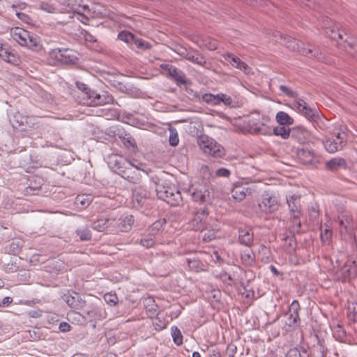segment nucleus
<instances>
[{"label": "nucleus", "mask_w": 357, "mask_h": 357, "mask_svg": "<svg viewBox=\"0 0 357 357\" xmlns=\"http://www.w3.org/2000/svg\"><path fill=\"white\" fill-rule=\"evenodd\" d=\"M109 165L113 171L123 178L134 184H139L142 175L139 169L121 156L113 155L109 157Z\"/></svg>", "instance_id": "nucleus-1"}, {"label": "nucleus", "mask_w": 357, "mask_h": 357, "mask_svg": "<svg viewBox=\"0 0 357 357\" xmlns=\"http://www.w3.org/2000/svg\"><path fill=\"white\" fill-rule=\"evenodd\" d=\"M62 5L64 12L73 13L77 15V19L84 24H88L89 18H94L98 16L100 12L95 10L94 6L90 7L84 3V0H62Z\"/></svg>", "instance_id": "nucleus-2"}, {"label": "nucleus", "mask_w": 357, "mask_h": 357, "mask_svg": "<svg viewBox=\"0 0 357 357\" xmlns=\"http://www.w3.org/2000/svg\"><path fill=\"white\" fill-rule=\"evenodd\" d=\"M279 89L289 98H295L293 102V105L294 108L298 113L301 114L311 121L315 122L320 119V116L316 109L310 107L303 99L298 98L297 92L294 91L285 85H280Z\"/></svg>", "instance_id": "nucleus-3"}, {"label": "nucleus", "mask_w": 357, "mask_h": 357, "mask_svg": "<svg viewBox=\"0 0 357 357\" xmlns=\"http://www.w3.org/2000/svg\"><path fill=\"white\" fill-rule=\"evenodd\" d=\"M10 34L13 40L22 47H26L36 52H38L43 48V44L40 38L36 35L30 33L22 28L17 26L12 28Z\"/></svg>", "instance_id": "nucleus-4"}, {"label": "nucleus", "mask_w": 357, "mask_h": 357, "mask_svg": "<svg viewBox=\"0 0 357 357\" xmlns=\"http://www.w3.org/2000/svg\"><path fill=\"white\" fill-rule=\"evenodd\" d=\"M280 37L281 39L280 43L292 51H296L303 55L314 58L318 57V55L320 54L319 50L313 45L308 44L307 47H305L303 42L290 36L280 34Z\"/></svg>", "instance_id": "nucleus-5"}, {"label": "nucleus", "mask_w": 357, "mask_h": 357, "mask_svg": "<svg viewBox=\"0 0 357 357\" xmlns=\"http://www.w3.org/2000/svg\"><path fill=\"white\" fill-rule=\"evenodd\" d=\"M323 26L326 29V33L332 40L335 41L344 40L351 47L354 46V44L348 41L349 37L346 29L342 28L340 24L326 17L323 21Z\"/></svg>", "instance_id": "nucleus-6"}, {"label": "nucleus", "mask_w": 357, "mask_h": 357, "mask_svg": "<svg viewBox=\"0 0 357 357\" xmlns=\"http://www.w3.org/2000/svg\"><path fill=\"white\" fill-rule=\"evenodd\" d=\"M160 67L162 70L167 73V76L172 79L177 86L192 84L191 80L186 77L184 72L177 68L176 66L169 63H162Z\"/></svg>", "instance_id": "nucleus-7"}, {"label": "nucleus", "mask_w": 357, "mask_h": 357, "mask_svg": "<svg viewBox=\"0 0 357 357\" xmlns=\"http://www.w3.org/2000/svg\"><path fill=\"white\" fill-rule=\"evenodd\" d=\"M357 277V262L356 261H347L344 265L336 271L335 280L342 282H351Z\"/></svg>", "instance_id": "nucleus-8"}, {"label": "nucleus", "mask_w": 357, "mask_h": 357, "mask_svg": "<svg viewBox=\"0 0 357 357\" xmlns=\"http://www.w3.org/2000/svg\"><path fill=\"white\" fill-rule=\"evenodd\" d=\"M157 195L159 199L164 200L171 206H178L182 202L181 192L174 187L162 186L160 189H157Z\"/></svg>", "instance_id": "nucleus-9"}, {"label": "nucleus", "mask_w": 357, "mask_h": 357, "mask_svg": "<svg viewBox=\"0 0 357 357\" xmlns=\"http://www.w3.org/2000/svg\"><path fill=\"white\" fill-rule=\"evenodd\" d=\"M346 143L347 139L344 132L333 134L324 142L326 150L330 153H334L342 149Z\"/></svg>", "instance_id": "nucleus-10"}, {"label": "nucleus", "mask_w": 357, "mask_h": 357, "mask_svg": "<svg viewBox=\"0 0 357 357\" xmlns=\"http://www.w3.org/2000/svg\"><path fill=\"white\" fill-rule=\"evenodd\" d=\"M192 215V217L188 223V227L195 231H200L204 229L206 226V220L209 215L208 208L205 206L199 211H193Z\"/></svg>", "instance_id": "nucleus-11"}, {"label": "nucleus", "mask_w": 357, "mask_h": 357, "mask_svg": "<svg viewBox=\"0 0 357 357\" xmlns=\"http://www.w3.org/2000/svg\"><path fill=\"white\" fill-rule=\"evenodd\" d=\"M188 191L190 194L192 200L195 202L205 204L210 202V192L208 187L205 185H192Z\"/></svg>", "instance_id": "nucleus-12"}, {"label": "nucleus", "mask_w": 357, "mask_h": 357, "mask_svg": "<svg viewBox=\"0 0 357 357\" xmlns=\"http://www.w3.org/2000/svg\"><path fill=\"white\" fill-rule=\"evenodd\" d=\"M116 225V218L112 215H107L106 216H101L91 223V228L99 232H102L109 229H114Z\"/></svg>", "instance_id": "nucleus-13"}, {"label": "nucleus", "mask_w": 357, "mask_h": 357, "mask_svg": "<svg viewBox=\"0 0 357 357\" xmlns=\"http://www.w3.org/2000/svg\"><path fill=\"white\" fill-rule=\"evenodd\" d=\"M199 145L206 154H208L215 158H223L225 155L224 147L215 142L202 141Z\"/></svg>", "instance_id": "nucleus-14"}, {"label": "nucleus", "mask_w": 357, "mask_h": 357, "mask_svg": "<svg viewBox=\"0 0 357 357\" xmlns=\"http://www.w3.org/2000/svg\"><path fill=\"white\" fill-rule=\"evenodd\" d=\"M176 52L185 59L201 66L206 63L204 56L197 50L189 51L185 47H180Z\"/></svg>", "instance_id": "nucleus-15"}, {"label": "nucleus", "mask_w": 357, "mask_h": 357, "mask_svg": "<svg viewBox=\"0 0 357 357\" xmlns=\"http://www.w3.org/2000/svg\"><path fill=\"white\" fill-rule=\"evenodd\" d=\"M259 208L266 213H272L278 209V201L275 196L269 193L262 195V199L259 203Z\"/></svg>", "instance_id": "nucleus-16"}, {"label": "nucleus", "mask_w": 357, "mask_h": 357, "mask_svg": "<svg viewBox=\"0 0 357 357\" xmlns=\"http://www.w3.org/2000/svg\"><path fill=\"white\" fill-rule=\"evenodd\" d=\"M0 58L7 63L18 65L20 63V58L13 50H10L2 43L0 42Z\"/></svg>", "instance_id": "nucleus-17"}, {"label": "nucleus", "mask_w": 357, "mask_h": 357, "mask_svg": "<svg viewBox=\"0 0 357 357\" xmlns=\"http://www.w3.org/2000/svg\"><path fill=\"white\" fill-rule=\"evenodd\" d=\"M101 305H102V303L94 306V308L90 311H87V314H86L89 321L92 323L93 328L96 326L97 321H101L106 318L107 313Z\"/></svg>", "instance_id": "nucleus-18"}, {"label": "nucleus", "mask_w": 357, "mask_h": 357, "mask_svg": "<svg viewBox=\"0 0 357 357\" xmlns=\"http://www.w3.org/2000/svg\"><path fill=\"white\" fill-rule=\"evenodd\" d=\"M135 222L134 216L128 215L123 218L116 219V225L114 229H112V232H128L131 230Z\"/></svg>", "instance_id": "nucleus-19"}, {"label": "nucleus", "mask_w": 357, "mask_h": 357, "mask_svg": "<svg viewBox=\"0 0 357 357\" xmlns=\"http://www.w3.org/2000/svg\"><path fill=\"white\" fill-rule=\"evenodd\" d=\"M298 159L303 164H311L314 158V151L307 146L303 145L301 148H298L296 151Z\"/></svg>", "instance_id": "nucleus-20"}, {"label": "nucleus", "mask_w": 357, "mask_h": 357, "mask_svg": "<svg viewBox=\"0 0 357 357\" xmlns=\"http://www.w3.org/2000/svg\"><path fill=\"white\" fill-rule=\"evenodd\" d=\"M107 104H114V97L107 91H102V93L96 92L93 96L91 106H99Z\"/></svg>", "instance_id": "nucleus-21"}, {"label": "nucleus", "mask_w": 357, "mask_h": 357, "mask_svg": "<svg viewBox=\"0 0 357 357\" xmlns=\"http://www.w3.org/2000/svg\"><path fill=\"white\" fill-rule=\"evenodd\" d=\"M187 264L190 269L195 272H201L207 271V264L203 262L200 257L195 255L186 259Z\"/></svg>", "instance_id": "nucleus-22"}, {"label": "nucleus", "mask_w": 357, "mask_h": 357, "mask_svg": "<svg viewBox=\"0 0 357 357\" xmlns=\"http://www.w3.org/2000/svg\"><path fill=\"white\" fill-rule=\"evenodd\" d=\"M238 242L247 247H251L253 244L254 234L252 229L248 228L238 229Z\"/></svg>", "instance_id": "nucleus-23"}, {"label": "nucleus", "mask_w": 357, "mask_h": 357, "mask_svg": "<svg viewBox=\"0 0 357 357\" xmlns=\"http://www.w3.org/2000/svg\"><path fill=\"white\" fill-rule=\"evenodd\" d=\"M116 135L126 149H131L132 151H136L137 146L135 139L130 134L127 133L125 131L119 130Z\"/></svg>", "instance_id": "nucleus-24"}, {"label": "nucleus", "mask_w": 357, "mask_h": 357, "mask_svg": "<svg viewBox=\"0 0 357 357\" xmlns=\"http://www.w3.org/2000/svg\"><path fill=\"white\" fill-rule=\"evenodd\" d=\"M287 203L288 204L291 215L302 214L301 195H293L289 197H287Z\"/></svg>", "instance_id": "nucleus-25"}, {"label": "nucleus", "mask_w": 357, "mask_h": 357, "mask_svg": "<svg viewBox=\"0 0 357 357\" xmlns=\"http://www.w3.org/2000/svg\"><path fill=\"white\" fill-rule=\"evenodd\" d=\"M301 214H295L291 215V217L289 220V234H303L305 232V229L303 228L301 221L300 220Z\"/></svg>", "instance_id": "nucleus-26"}, {"label": "nucleus", "mask_w": 357, "mask_h": 357, "mask_svg": "<svg viewBox=\"0 0 357 357\" xmlns=\"http://www.w3.org/2000/svg\"><path fill=\"white\" fill-rule=\"evenodd\" d=\"M347 162L344 158H335L328 160L325 165L327 170L335 172L338 171L340 169H346Z\"/></svg>", "instance_id": "nucleus-27"}, {"label": "nucleus", "mask_w": 357, "mask_h": 357, "mask_svg": "<svg viewBox=\"0 0 357 357\" xmlns=\"http://www.w3.org/2000/svg\"><path fill=\"white\" fill-rule=\"evenodd\" d=\"M93 197L89 194L78 195L75 199L74 204L77 208L83 210L86 208L92 202Z\"/></svg>", "instance_id": "nucleus-28"}, {"label": "nucleus", "mask_w": 357, "mask_h": 357, "mask_svg": "<svg viewBox=\"0 0 357 357\" xmlns=\"http://www.w3.org/2000/svg\"><path fill=\"white\" fill-rule=\"evenodd\" d=\"M310 132L303 126H297L291 128V137L303 142L308 137Z\"/></svg>", "instance_id": "nucleus-29"}, {"label": "nucleus", "mask_w": 357, "mask_h": 357, "mask_svg": "<svg viewBox=\"0 0 357 357\" xmlns=\"http://www.w3.org/2000/svg\"><path fill=\"white\" fill-rule=\"evenodd\" d=\"M96 93V91L92 90L91 88L86 92L79 94H75L77 101L82 105L91 106L92 103L93 96Z\"/></svg>", "instance_id": "nucleus-30"}, {"label": "nucleus", "mask_w": 357, "mask_h": 357, "mask_svg": "<svg viewBox=\"0 0 357 357\" xmlns=\"http://www.w3.org/2000/svg\"><path fill=\"white\" fill-rule=\"evenodd\" d=\"M225 59L227 61L231 63L233 66L238 68L244 72H246L249 69V66L244 61H241L238 56H234L232 54H227Z\"/></svg>", "instance_id": "nucleus-31"}, {"label": "nucleus", "mask_w": 357, "mask_h": 357, "mask_svg": "<svg viewBox=\"0 0 357 357\" xmlns=\"http://www.w3.org/2000/svg\"><path fill=\"white\" fill-rule=\"evenodd\" d=\"M217 231L215 229H208L206 226L204 229L200 230L198 238L204 243H208L216 238Z\"/></svg>", "instance_id": "nucleus-32"}, {"label": "nucleus", "mask_w": 357, "mask_h": 357, "mask_svg": "<svg viewBox=\"0 0 357 357\" xmlns=\"http://www.w3.org/2000/svg\"><path fill=\"white\" fill-rule=\"evenodd\" d=\"M46 328L51 330L52 332L58 333L57 326L59 323V316L58 314L49 312L46 315Z\"/></svg>", "instance_id": "nucleus-33"}, {"label": "nucleus", "mask_w": 357, "mask_h": 357, "mask_svg": "<svg viewBox=\"0 0 357 357\" xmlns=\"http://www.w3.org/2000/svg\"><path fill=\"white\" fill-rule=\"evenodd\" d=\"M61 60V64L68 66L76 64L78 61L77 57L71 54V51L68 49H64L62 50V57Z\"/></svg>", "instance_id": "nucleus-34"}, {"label": "nucleus", "mask_w": 357, "mask_h": 357, "mask_svg": "<svg viewBox=\"0 0 357 357\" xmlns=\"http://www.w3.org/2000/svg\"><path fill=\"white\" fill-rule=\"evenodd\" d=\"M242 263L246 266H253L255 264V255L252 250H245L241 255Z\"/></svg>", "instance_id": "nucleus-35"}, {"label": "nucleus", "mask_w": 357, "mask_h": 357, "mask_svg": "<svg viewBox=\"0 0 357 357\" xmlns=\"http://www.w3.org/2000/svg\"><path fill=\"white\" fill-rule=\"evenodd\" d=\"M62 57V50L60 49H54L49 52L47 63L51 66H58L61 64V59Z\"/></svg>", "instance_id": "nucleus-36"}, {"label": "nucleus", "mask_w": 357, "mask_h": 357, "mask_svg": "<svg viewBox=\"0 0 357 357\" xmlns=\"http://www.w3.org/2000/svg\"><path fill=\"white\" fill-rule=\"evenodd\" d=\"M296 234H285L282 238L284 241V245L288 250L289 252L295 251L297 247V243L295 238Z\"/></svg>", "instance_id": "nucleus-37"}, {"label": "nucleus", "mask_w": 357, "mask_h": 357, "mask_svg": "<svg viewBox=\"0 0 357 357\" xmlns=\"http://www.w3.org/2000/svg\"><path fill=\"white\" fill-rule=\"evenodd\" d=\"M275 120L280 126H291L294 123V119L287 113L280 111L276 114Z\"/></svg>", "instance_id": "nucleus-38"}, {"label": "nucleus", "mask_w": 357, "mask_h": 357, "mask_svg": "<svg viewBox=\"0 0 357 357\" xmlns=\"http://www.w3.org/2000/svg\"><path fill=\"white\" fill-rule=\"evenodd\" d=\"M152 319L153 320V326L156 331H162L165 328L167 324V321L165 320V318L160 314V312L155 314Z\"/></svg>", "instance_id": "nucleus-39"}, {"label": "nucleus", "mask_w": 357, "mask_h": 357, "mask_svg": "<svg viewBox=\"0 0 357 357\" xmlns=\"http://www.w3.org/2000/svg\"><path fill=\"white\" fill-rule=\"evenodd\" d=\"M270 131L271 128H269ZM273 133L275 136H280L282 139H287L291 137V128H286L284 126H278L272 129Z\"/></svg>", "instance_id": "nucleus-40"}, {"label": "nucleus", "mask_w": 357, "mask_h": 357, "mask_svg": "<svg viewBox=\"0 0 357 357\" xmlns=\"http://www.w3.org/2000/svg\"><path fill=\"white\" fill-rule=\"evenodd\" d=\"M145 309L149 316L153 318L155 314H158V305L155 303L153 298H148L146 300Z\"/></svg>", "instance_id": "nucleus-41"}, {"label": "nucleus", "mask_w": 357, "mask_h": 357, "mask_svg": "<svg viewBox=\"0 0 357 357\" xmlns=\"http://www.w3.org/2000/svg\"><path fill=\"white\" fill-rule=\"evenodd\" d=\"M288 319L286 322V325L291 330L296 329L301 323V319L299 314H294V313H288Z\"/></svg>", "instance_id": "nucleus-42"}, {"label": "nucleus", "mask_w": 357, "mask_h": 357, "mask_svg": "<svg viewBox=\"0 0 357 357\" xmlns=\"http://www.w3.org/2000/svg\"><path fill=\"white\" fill-rule=\"evenodd\" d=\"M258 257L260 261L264 264H268L272 260L270 250L264 245H261L259 251Z\"/></svg>", "instance_id": "nucleus-43"}, {"label": "nucleus", "mask_w": 357, "mask_h": 357, "mask_svg": "<svg viewBox=\"0 0 357 357\" xmlns=\"http://www.w3.org/2000/svg\"><path fill=\"white\" fill-rule=\"evenodd\" d=\"M58 105L54 96L46 93V110L54 113V112L58 109Z\"/></svg>", "instance_id": "nucleus-44"}, {"label": "nucleus", "mask_w": 357, "mask_h": 357, "mask_svg": "<svg viewBox=\"0 0 357 357\" xmlns=\"http://www.w3.org/2000/svg\"><path fill=\"white\" fill-rule=\"evenodd\" d=\"M248 188L241 186H236L232 190V197L234 199L240 202L245 199Z\"/></svg>", "instance_id": "nucleus-45"}, {"label": "nucleus", "mask_w": 357, "mask_h": 357, "mask_svg": "<svg viewBox=\"0 0 357 357\" xmlns=\"http://www.w3.org/2000/svg\"><path fill=\"white\" fill-rule=\"evenodd\" d=\"M135 36L128 31H122L118 34V39L126 43L128 45H132L135 39Z\"/></svg>", "instance_id": "nucleus-46"}, {"label": "nucleus", "mask_w": 357, "mask_h": 357, "mask_svg": "<svg viewBox=\"0 0 357 357\" xmlns=\"http://www.w3.org/2000/svg\"><path fill=\"white\" fill-rule=\"evenodd\" d=\"M172 336L173 342L177 346H181L183 344V335L177 326H172L171 328Z\"/></svg>", "instance_id": "nucleus-47"}, {"label": "nucleus", "mask_w": 357, "mask_h": 357, "mask_svg": "<svg viewBox=\"0 0 357 357\" xmlns=\"http://www.w3.org/2000/svg\"><path fill=\"white\" fill-rule=\"evenodd\" d=\"M305 6L309 8L319 11L325 5L326 0H307Z\"/></svg>", "instance_id": "nucleus-48"}, {"label": "nucleus", "mask_w": 357, "mask_h": 357, "mask_svg": "<svg viewBox=\"0 0 357 357\" xmlns=\"http://www.w3.org/2000/svg\"><path fill=\"white\" fill-rule=\"evenodd\" d=\"M98 304H102L99 299L96 297H89L85 305H84V308L82 310L83 313L86 315L87 314V311L91 310L93 308H94V306H96Z\"/></svg>", "instance_id": "nucleus-49"}, {"label": "nucleus", "mask_w": 357, "mask_h": 357, "mask_svg": "<svg viewBox=\"0 0 357 357\" xmlns=\"http://www.w3.org/2000/svg\"><path fill=\"white\" fill-rule=\"evenodd\" d=\"M76 234L82 241H88L91 239L92 234L87 227L76 230Z\"/></svg>", "instance_id": "nucleus-50"}, {"label": "nucleus", "mask_w": 357, "mask_h": 357, "mask_svg": "<svg viewBox=\"0 0 357 357\" xmlns=\"http://www.w3.org/2000/svg\"><path fill=\"white\" fill-rule=\"evenodd\" d=\"M245 4L254 8H264L271 3L270 0H245Z\"/></svg>", "instance_id": "nucleus-51"}, {"label": "nucleus", "mask_w": 357, "mask_h": 357, "mask_svg": "<svg viewBox=\"0 0 357 357\" xmlns=\"http://www.w3.org/2000/svg\"><path fill=\"white\" fill-rule=\"evenodd\" d=\"M62 5V0L58 1L56 5L55 4H46V12L50 13H64L63 8H61Z\"/></svg>", "instance_id": "nucleus-52"}, {"label": "nucleus", "mask_w": 357, "mask_h": 357, "mask_svg": "<svg viewBox=\"0 0 357 357\" xmlns=\"http://www.w3.org/2000/svg\"><path fill=\"white\" fill-rule=\"evenodd\" d=\"M347 317L350 321L357 322V303H351L348 306Z\"/></svg>", "instance_id": "nucleus-53"}, {"label": "nucleus", "mask_w": 357, "mask_h": 357, "mask_svg": "<svg viewBox=\"0 0 357 357\" xmlns=\"http://www.w3.org/2000/svg\"><path fill=\"white\" fill-rule=\"evenodd\" d=\"M321 233L320 238L321 241L324 243H328L332 238V230L330 228L326 227L324 229H322V226H321Z\"/></svg>", "instance_id": "nucleus-54"}, {"label": "nucleus", "mask_w": 357, "mask_h": 357, "mask_svg": "<svg viewBox=\"0 0 357 357\" xmlns=\"http://www.w3.org/2000/svg\"><path fill=\"white\" fill-rule=\"evenodd\" d=\"M79 298V294L74 292V295L64 294L63 300L71 308H74L76 300Z\"/></svg>", "instance_id": "nucleus-55"}, {"label": "nucleus", "mask_w": 357, "mask_h": 357, "mask_svg": "<svg viewBox=\"0 0 357 357\" xmlns=\"http://www.w3.org/2000/svg\"><path fill=\"white\" fill-rule=\"evenodd\" d=\"M133 44L142 50H150L152 47V45L149 42L137 37H135Z\"/></svg>", "instance_id": "nucleus-56"}, {"label": "nucleus", "mask_w": 357, "mask_h": 357, "mask_svg": "<svg viewBox=\"0 0 357 357\" xmlns=\"http://www.w3.org/2000/svg\"><path fill=\"white\" fill-rule=\"evenodd\" d=\"M105 301L110 305H116L119 298L116 294L107 293L103 296Z\"/></svg>", "instance_id": "nucleus-57"}, {"label": "nucleus", "mask_w": 357, "mask_h": 357, "mask_svg": "<svg viewBox=\"0 0 357 357\" xmlns=\"http://www.w3.org/2000/svg\"><path fill=\"white\" fill-rule=\"evenodd\" d=\"M89 296H81L79 294V298H77L76 300V303L75 304V307L73 309L82 310L84 308V305H85L86 301L89 298Z\"/></svg>", "instance_id": "nucleus-58"}, {"label": "nucleus", "mask_w": 357, "mask_h": 357, "mask_svg": "<svg viewBox=\"0 0 357 357\" xmlns=\"http://www.w3.org/2000/svg\"><path fill=\"white\" fill-rule=\"evenodd\" d=\"M218 96L217 95H213L211 93H206L202 96L203 101L206 102V103L213 104V105H218Z\"/></svg>", "instance_id": "nucleus-59"}, {"label": "nucleus", "mask_w": 357, "mask_h": 357, "mask_svg": "<svg viewBox=\"0 0 357 357\" xmlns=\"http://www.w3.org/2000/svg\"><path fill=\"white\" fill-rule=\"evenodd\" d=\"M155 243V240L151 236H146L141 238L139 243L146 248H151L154 246Z\"/></svg>", "instance_id": "nucleus-60"}, {"label": "nucleus", "mask_w": 357, "mask_h": 357, "mask_svg": "<svg viewBox=\"0 0 357 357\" xmlns=\"http://www.w3.org/2000/svg\"><path fill=\"white\" fill-rule=\"evenodd\" d=\"M319 216V210L318 206H312L309 209V217L310 220L313 222H317L318 220Z\"/></svg>", "instance_id": "nucleus-61"}, {"label": "nucleus", "mask_w": 357, "mask_h": 357, "mask_svg": "<svg viewBox=\"0 0 357 357\" xmlns=\"http://www.w3.org/2000/svg\"><path fill=\"white\" fill-rule=\"evenodd\" d=\"M218 104L223 102L227 106H229L232 104L233 100L230 96L223 93L218 94Z\"/></svg>", "instance_id": "nucleus-62"}, {"label": "nucleus", "mask_w": 357, "mask_h": 357, "mask_svg": "<svg viewBox=\"0 0 357 357\" xmlns=\"http://www.w3.org/2000/svg\"><path fill=\"white\" fill-rule=\"evenodd\" d=\"M112 85L115 88H116L119 91L123 92V93H129L130 91H131V89L129 87H128L126 85H125L122 82H118L116 80H114Z\"/></svg>", "instance_id": "nucleus-63"}, {"label": "nucleus", "mask_w": 357, "mask_h": 357, "mask_svg": "<svg viewBox=\"0 0 357 357\" xmlns=\"http://www.w3.org/2000/svg\"><path fill=\"white\" fill-rule=\"evenodd\" d=\"M337 329L335 331L334 335L337 340L343 342L346 338V332L340 325H337Z\"/></svg>", "instance_id": "nucleus-64"}]
</instances>
